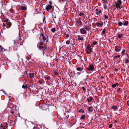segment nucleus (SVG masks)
Instances as JSON below:
<instances>
[{
	"instance_id": "nucleus-27",
	"label": "nucleus",
	"mask_w": 129,
	"mask_h": 129,
	"mask_svg": "<svg viewBox=\"0 0 129 129\" xmlns=\"http://www.w3.org/2000/svg\"><path fill=\"white\" fill-rule=\"evenodd\" d=\"M118 4L120 5L121 4V0H118V2H117Z\"/></svg>"
},
{
	"instance_id": "nucleus-46",
	"label": "nucleus",
	"mask_w": 129,
	"mask_h": 129,
	"mask_svg": "<svg viewBox=\"0 0 129 129\" xmlns=\"http://www.w3.org/2000/svg\"><path fill=\"white\" fill-rule=\"evenodd\" d=\"M56 17L55 16L54 17H53V19L54 21L55 22V19H56Z\"/></svg>"
},
{
	"instance_id": "nucleus-30",
	"label": "nucleus",
	"mask_w": 129,
	"mask_h": 129,
	"mask_svg": "<svg viewBox=\"0 0 129 129\" xmlns=\"http://www.w3.org/2000/svg\"><path fill=\"white\" fill-rule=\"evenodd\" d=\"M118 38H120L123 36L121 34H118Z\"/></svg>"
},
{
	"instance_id": "nucleus-63",
	"label": "nucleus",
	"mask_w": 129,
	"mask_h": 129,
	"mask_svg": "<svg viewBox=\"0 0 129 129\" xmlns=\"http://www.w3.org/2000/svg\"><path fill=\"white\" fill-rule=\"evenodd\" d=\"M11 113L12 114H14V112L13 111H12V112H11Z\"/></svg>"
},
{
	"instance_id": "nucleus-9",
	"label": "nucleus",
	"mask_w": 129,
	"mask_h": 129,
	"mask_svg": "<svg viewBox=\"0 0 129 129\" xmlns=\"http://www.w3.org/2000/svg\"><path fill=\"white\" fill-rule=\"evenodd\" d=\"M90 25H89V26H85L84 25V28L87 31H89L91 28V27H90Z\"/></svg>"
},
{
	"instance_id": "nucleus-33",
	"label": "nucleus",
	"mask_w": 129,
	"mask_h": 129,
	"mask_svg": "<svg viewBox=\"0 0 129 129\" xmlns=\"http://www.w3.org/2000/svg\"><path fill=\"white\" fill-rule=\"evenodd\" d=\"M9 22L8 20L7 19H5V20L4 21V22H6V23H7Z\"/></svg>"
},
{
	"instance_id": "nucleus-62",
	"label": "nucleus",
	"mask_w": 129,
	"mask_h": 129,
	"mask_svg": "<svg viewBox=\"0 0 129 129\" xmlns=\"http://www.w3.org/2000/svg\"><path fill=\"white\" fill-rule=\"evenodd\" d=\"M5 128H6V129H7V128L8 126L6 125V126H5Z\"/></svg>"
},
{
	"instance_id": "nucleus-43",
	"label": "nucleus",
	"mask_w": 129,
	"mask_h": 129,
	"mask_svg": "<svg viewBox=\"0 0 129 129\" xmlns=\"http://www.w3.org/2000/svg\"><path fill=\"white\" fill-rule=\"evenodd\" d=\"M70 43V41L68 40H67L66 42V43L67 44H69Z\"/></svg>"
},
{
	"instance_id": "nucleus-55",
	"label": "nucleus",
	"mask_w": 129,
	"mask_h": 129,
	"mask_svg": "<svg viewBox=\"0 0 129 129\" xmlns=\"http://www.w3.org/2000/svg\"><path fill=\"white\" fill-rule=\"evenodd\" d=\"M54 73H55V74L56 75L58 74V73L56 71L54 72Z\"/></svg>"
},
{
	"instance_id": "nucleus-61",
	"label": "nucleus",
	"mask_w": 129,
	"mask_h": 129,
	"mask_svg": "<svg viewBox=\"0 0 129 129\" xmlns=\"http://www.w3.org/2000/svg\"><path fill=\"white\" fill-rule=\"evenodd\" d=\"M127 104H128V106L129 105V100L127 102Z\"/></svg>"
},
{
	"instance_id": "nucleus-15",
	"label": "nucleus",
	"mask_w": 129,
	"mask_h": 129,
	"mask_svg": "<svg viewBox=\"0 0 129 129\" xmlns=\"http://www.w3.org/2000/svg\"><path fill=\"white\" fill-rule=\"evenodd\" d=\"M103 23L102 22L100 23H96V25L97 26H103Z\"/></svg>"
},
{
	"instance_id": "nucleus-29",
	"label": "nucleus",
	"mask_w": 129,
	"mask_h": 129,
	"mask_svg": "<svg viewBox=\"0 0 129 129\" xmlns=\"http://www.w3.org/2000/svg\"><path fill=\"white\" fill-rule=\"evenodd\" d=\"M7 24L8 25H9V26H11V23L9 21L8 23H7L6 24Z\"/></svg>"
},
{
	"instance_id": "nucleus-14",
	"label": "nucleus",
	"mask_w": 129,
	"mask_h": 129,
	"mask_svg": "<svg viewBox=\"0 0 129 129\" xmlns=\"http://www.w3.org/2000/svg\"><path fill=\"white\" fill-rule=\"evenodd\" d=\"M78 40L83 41L84 39L82 37H81L80 35H78Z\"/></svg>"
},
{
	"instance_id": "nucleus-2",
	"label": "nucleus",
	"mask_w": 129,
	"mask_h": 129,
	"mask_svg": "<svg viewBox=\"0 0 129 129\" xmlns=\"http://www.w3.org/2000/svg\"><path fill=\"white\" fill-rule=\"evenodd\" d=\"M21 37L19 34V36L16 39V40L15 41V40L14 41L15 43H18L20 44V45H22L23 43H20V41H21Z\"/></svg>"
},
{
	"instance_id": "nucleus-8",
	"label": "nucleus",
	"mask_w": 129,
	"mask_h": 129,
	"mask_svg": "<svg viewBox=\"0 0 129 129\" xmlns=\"http://www.w3.org/2000/svg\"><path fill=\"white\" fill-rule=\"evenodd\" d=\"M44 51H45V52L47 53H48L50 52H51V51L48 48H47L46 47H45L44 48Z\"/></svg>"
},
{
	"instance_id": "nucleus-54",
	"label": "nucleus",
	"mask_w": 129,
	"mask_h": 129,
	"mask_svg": "<svg viewBox=\"0 0 129 129\" xmlns=\"http://www.w3.org/2000/svg\"><path fill=\"white\" fill-rule=\"evenodd\" d=\"M38 82H39V83H40V84H42V82H41V81H40V80H39V81H38Z\"/></svg>"
},
{
	"instance_id": "nucleus-36",
	"label": "nucleus",
	"mask_w": 129,
	"mask_h": 129,
	"mask_svg": "<svg viewBox=\"0 0 129 129\" xmlns=\"http://www.w3.org/2000/svg\"><path fill=\"white\" fill-rule=\"evenodd\" d=\"M120 88H118V89L117 91V92L118 93H119L120 91Z\"/></svg>"
},
{
	"instance_id": "nucleus-7",
	"label": "nucleus",
	"mask_w": 129,
	"mask_h": 129,
	"mask_svg": "<svg viewBox=\"0 0 129 129\" xmlns=\"http://www.w3.org/2000/svg\"><path fill=\"white\" fill-rule=\"evenodd\" d=\"M80 33L82 34H86L87 32L86 30L84 28H82L80 30Z\"/></svg>"
},
{
	"instance_id": "nucleus-57",
	"label": "nucleus",
	"mask_w": 129,
	"mask_h": 129,
	"mask_svg": "<svg viewBox=\"0 0 129 129\" xmlns=\"http://www.w3.org/2000/svg\"><path fill=\"white\" fill-rule=\"evenodd\" d=\"M45 17H44L43 19V22L45 21Z\"/></svg>"
},
{
	"instance_id": "nucleus-40",
	"label": "nucleus",
	"mask_w": 129,
	"mask_h": 129,
	"mask_svg": "<svg viewBox=\"0 0 129 129\" xmlns=\"http://www.w3.org/2000/svg\"><path fill=\"white\" fill-rule=\"evenodd\" d=\"M102 33L103 34H105V29H103L102 31Z\"/></svg>"
},
{
	"instance_id": "nucleus-53",
	"label": "nucleus",
	"mask_w": 129,
	"mask_h": 129,
	"mask_svg": "<svg viewBox=\"0 0 129 129\" xmlns=\"http://www.w3.org/2000/svg\"><path fill=\"white\" fill-rule=\"evenodd\" d=\"M69 34H67L66 35V38H67L68 37H69Z\"/></svg>"
},
{
	"instance_id": "nucleus-37",
	"label": "nucleus",
	"mask_w": 129,
	"mask_h": 129,
	"mask_svg": "<svg viewBox=\"0 0 129 129\" xmlns=\"http://www.w3.org/2000/svg\"><path fill=\"white\" fill-rule=\"evenodd\" d=\"M120 57V56L119 55H118L117 56H114V58L117 59L118 58H119Z\"/></svg>"
},
{
	"instance_id": "nucleus-58",
	"label": "nucleus",
	"mask_w": 129,
	"mask_h": 129,
	"mask_svg": "<svg viewBox=\"0 0 129 129\" xmlns=\"http://www.w3.org/2000/svg\"><path fill=\"white\" fill-rule=\"evenodd\" d=\"M3 26L4 27H5V26H6V25H5V23H3Z\"/></svg>"
},
{
	"instance_id": "nucleus-19",
	"label": "nucleus",
	"mask_w": 129,
	"mask_h": 129,
	"mask_svg": "<svg viewBox=\"0 0 129 129\" xmlns=\"http://www.w3.org/2000/svg\"><path fill=\"white\" fill-rule=\"evenodd\" d=\"M111 108L115 110L117 109V107L116 106L113 105L111 106Z\"/></svg>"
},
{
	"instance_id": "nucleus-56",
	"label": "nucleus",
	"mask_w": 129,
	"mask_h": 129,
	"mask_svg": "<svg viewBox=\"0 0 129 129\" xmlns=\"http://www.w3.org/2000/svg\"><path fill=\"white\" fill-rule=\"evenodd\" d=\"M80 74V72H78L77 73V74L78 75H79Z\"/></svg>"
},
{
	"instance_id": "nucleus-5",
	"label": "nucleus",
	"mask_w": 129,
	"mask_h": 129,
	"mask_svg": "<svg viewBox=\"0 0 129 129\" xmlns=\"http://www.w3.org/2000/svg\"><path fill=\"white\" fill-rule=\"evenodd\" d=\"M121 49V47L119 46H116L115 48V51L117 52H119Z\"/></svg>"
},
{
	"instance_id": "nucleus-51",
	"label": "nucleus",
	"mask_w": 129,
	"mask_h": 129,
	"mask_svg": "<svg viewBox=\"0 0 129 129\" xmlns=\"http://www.w3.org/2000/svg\"><path fill=\"white\" fill-rule=\"evenodd\" d=\"M82 89H83V90H84V91H85V90H86V89H85L84 88V87H82Z\"/></svg>"
},
{
	"instance_id": "nucleus-48",
	"label": "nucleus",
	"mask_w": 129,
	"mask_h": 129,
	"mask_svg": "<svg viewBox=\"0 0 129 129\" xmlns=\"http://www.w3.org/2000/svg\"><path fill=\"white\" fill-rule=\"evenodd\" d=\"M114 99L115 100L117 101H119V99L117 98L116 96L115 97Z\"/></svg>"
},
{
	"instance_id": "nucleus-44",
	"label": "nucleus",
	"mask_w": 129,
	"mask_h": 129,
	"mask_svg": "<svg viewBox=\"0 0 129 129\" xmlns=\"http://www.w3.org/2000/svg\"><path fill=\"white\" fill-rule=\"evenodd\" d=\"M84 15V13H80L79 14V15L80 16H81L82 15Z\"/></svg>"
},
{
	"instance_id": "nucleus-52",
	"label": "nucleus",
	"mask_w": 129,
	"mask_h": 129,
	"mask_svg": "<svg viewBox=\"0 0 129 129\" xmlns=\"http://www.w3.org/2000/svg\"><path fill=\"white\" fill-rule=\"evenodd\" d=\"M39 44L41 45H42L43 44V43L42 42H41Z\"/></svg>"
},
{
	"instance_id": "nucleus-28",
	"label": "nucleus",
	"mask_w": 129,
	"mask_h": 129,
	"mask_svg": "<svg viewBox=\"0 0 129 129\" xmlns=\"http://www.w3.org/2000/svg\"><path fill=\"white\" fill-rule=\"evenodd\" d=\"M51 31L53 33H54L55 32V28H53L51 29Z\"/></svg>"
},
{
	"instance_id": "nucleus-32",
	"label": "nucleus",
	"mask_w": 129,
	"mask_h": 129,
	"mask_svg": "<svg viewBox=\"0 0 129 129\" xmlns=\"http://www.w3.org/2000/svg\"><path fill=\"white\" fill-rule=\"evenodd\" d=\"M125 50H123L122 51V52H121V54L122 55V56H123L124 54H125Z\"/></svg>"
},
{
	"instance_id": "nucleus-26",
	"label": "nucleus",
	"mask_w": 129,
	"mask_h": 129,
	"mask_svg": "<svg viewBox=\"0 0 129 129\" xmlns=\"http://www.w3.org/2000/svg\"><path fill=\"white\" fill-rule=\"evenodd\" d=\"M118 25L119 26H121L123 25V23L121 22H119L118 23Z\"/></svg>"
},
{
	"instance_id": "nucleus-20",
	"label": "nucleus",
	"mask_w": 129,
	"mask_h": 129,
	"mask_svg": "<svg viewBox=\"0 0 129 129\" xmlns=\"http://www.w3.org/2000/svg\"><path fill=\"white\" fill-rule=\"evenodd\" d=\"M29 75L30 78H33L34 77V73H30L29 74Z\"/></svg>"
},
{
	"instance_id": "nucleus-16",
	"label": "nucleus",
	"mask_w": 129,
	"mask_h": 129,
	"mask_svg": "<svg viewBox=\"0 0 129 129\" xmlns=\"http://www.w3.org/2000/svg\"><path fill=\"white\" fill-rule=\"evenodd\" d=\"M97 42L96 41H94L92 42V44L91 45V47H94V45L97 44Z\"/></svg>"
},
{
	"instance_id": "nucleus-50",
	"label": "nucleus",
	"mask_w": 129,
	"mask_h": 129,
	"mask_svg": "<svg viewBox=\"0 0 129 129\" xmlns=\"http://www.w3.org/2000/svg\"><path fill=\"white\" fill-rule=\"evenodd\" d=\"M112 127V124H110L109 125V127L110 128H111Z\"/></svg>"
},
{
	"instance_id": "nucleus-31",
	"label": "nucleus",
	"mask_w": 129,
	"mask_h": 129,
	"mask_svg": "<svg viewBox=\"0 0 129 129\" xmlns=\"http://www.w3.org/2000/svg\"><path fill=\"white\" fill-rule=\"evenodd\" d=\"M103 16L104 17V18L106 19H107L108 18V16L105 15H104Z\"/></svg>"
},
{
	"instance_id": "nucleus-4",
	"label": "nucleus",
	"mask_w": 129,
	"mask_h": 129,
	"mask_svg": "<svg viewBox=\"0 0 129 129\" xmlns=\"http://www.w3.org/2000/svg\"><path fill=\"white\" fill-rule=\"evenodd\" d=\"M94 66L92 64H90L89 66L87 68V69L89 71H93L94 70Z\"/></svg>"
},
{
	"instance_id": "nucleus-41",
	"label": "nucleus",
	"mask_w": 129,
	"mask_h": 129,
	"mask_svg": "<svg viewBox=\"0 0 129 129\" xmlns=\"http://www.w3.org/2000/svg\"><path fill=\"white\" fill-rule=\"evenodd\" d=\"M38 48L39 49H42L43 48V47L42 46H38Z\"/></svg>"
},
{
	"instance_id": "nucleus-24",
	"label": "nucleus",
	"mask_w": 129,
	"mask_h": 129,
	"mask_svg": "<svg viewBox=\"0 0 129 129\" xmlns=\"http://www.w3.org/2000/svg\"><path fill=\"white\" fill-rule=\"evenodd\" d=\"M103 3L105 4L108 3V0H102Z\"/></svg>"
},
{
	"instance_id": "nucleus-25",
	"label": "nucleus",
	"mask_w": 129,
	"mask_h": 129,
	"mask_svg": "<svg viewBox=\"0 0 129 129\" xmlns=\"http://www.w3.org/2000/svg\"><path fill=\"white\" fill-rule=\"evenodd\" d=\"M21 9L23 10H25L26 8L25 6H21Z\"/></svg>"
},
{
	"instance_id": "nucleus-6",
	"label": "nucleus",
	"mask_w": 129,
	"mask_h": 129,
	"mask_svg": "<svg viewBox=\"0 0 129 129\" xmlns=\"http://www.w3.org/2000/svg\"><path fill=\"white\" fill-rule=\"evenodd\" d=\"M53 9V7L51 5H48L46 8V10L48 12L50 10Z\"/></svg>"
},
{
	"instance_id": "nucleus-18",
	"label": "nucleus",
	"mask_w": 129,
	"mask_h": 129,
	"mask_svg": "<svg viewBox=\"0 0 129 129\" xmlns=\"http://www.w3.org/2000/svg\"><path fill=\"white\" fill-rule=\"evenodd\" d=\"M17 45H14V46L13 47V49L14 50H17Z\"/></svg>"
},
{
	"instance_id": "nucleus-1",
	"label": "nucleus",
	"mask_w": 129,
	"mask_h": 129,
	"mask_svg": "<svg viewBox=\"0 0 129 129\" xmlns=\"http://www.w3.org/2000/svg\"><path fill=\"white\" fill-rule=\"evenodd\" d=\"M86 53L88 54H90L92 51V49L90 44H88L86 46Z\"/></svg>"
},
{
	"instance_id": "nucleus-45",
	"label": "nucleus",
	"mask_w": 129,
	"mask_h": 129,
	"mask_svg": "<svg viewBox=\"0 0 129 129\" xmlns=\"http://www.w3.org/2000/svg\"><path fill=\"white\" fill-rule=\"evenodd\" d=\"M76 23H80L81 24H82V22L80 21L77 20L76 22Z\"/></svg>"
},
{
	"instance_id": "nucleus-35",
	"label": "nucleus",
	"mask_w": 129,
	"mask_h": 129,
	"mask_svg": "<svg viewBox=\"0 0 129 129\" xmlns=\"http://www.w3.org/2000/svg\"><path fill=\"white\" fill-rule=\"evenodd\" d=\"M85 118V116L84 115H82L80 119H84Z\"/></svg>"
},
{
	"instance_id": "nucleus-12",
	"label": "nucleus",
	"mask_w": 129,
	"mask_h": 129,
	"mask_svg": "<svg viewBox=\"0 0 129 129\" xmlns=\"http://www.w3.org/2000/svg\"><path fill=\"white\" fill-rule=\"evenodd\" d=\"M115 3L116 4L115 7H116V8L118 9L119 8V9H121V7L120 6V5L118 4L117 3V2L116 1L115 2Z\"/></svg>"
},
{
	"instance_id": "nucleus-22",
	"label": "nucleus",
	"mask_w": 129,
	"mask_h": 129,
	"mask_svg": "<svg viewBox=\"0 0 129 129\" xmlns=\"http://www.w3.org/2000/svg\"><path fill=\"white\" fill-rule=\"evenodd\" d=\"M76 70L78 71H81L83 70V69L82 68L78 67L76 68Z\"/></svg>"
},
{
	"instance_id": "nucleus-13",
	"label": "nucleus",
	"mask_w": 129,
	"mask_h": 129,
	"mask_svg": "<svg viewBox=\"0 0 129 129\" xmlns=\"http://www.w3.org/2000/svg\"><path fill=\"white\" fill-rule=\"evenodd\" d=\"M7 50V49H4L1 46H0V51L3 52Z\"/></svg>"
},
{
	"instance_id": "nucleus-39",
	"label": "nucleus",
	"mask_w": 129,
	"mask_h": 129,
	"mask_svg": "<svg viewBox=\"0 0 129 129\" xmlns=\"http://www.w3.org/2000/svg\"><path fill=\"white\" fill-rule=\"evenodd\" d=\"M45 78L46 79H47V80H48L49 79V77L47 76H45Z\"/></svg>"
},
{
	"instance_id": "nucleus-64",
	"label": "nucleus",
	"mask_w": 129,
	"mask_h": 129,
	"mask_svg": "<svg viewBox=\"0 0 129 129\" xmlns=\"http://www.w3.org/2000/svg\"><path fill=\"white\" fill-rule=\"evenodd\" d=\"M101 11H99V12L100 13H101Z\"/></svg>"
},
{
	"instance_id": "nucleus-49",
	"label": "nucleus",
	"mask_w": 129,
	"mask_h": 129,
	"mask_svg": "<svg viewBox=\"0 0 129 129\" xmlns=\"http://www.w3.org/2000/svg\"><path fill=\"white\" fill-rule=\"evenodd\" d=\"M80 112H81L82 113H83L84 111L82 109H81L79 111Z\"/></svg>"
},
{
	"instance_id": "nucleus-3",
	"label": "nucleus",
	"mask_w": 129,
	"mask_h": 129,
	"mask_svg": "<svg viewBox=\"0 0 129 129\" xmlns=\"http://www.w3.org/2000/svg\"><path fill=\"white\" fill-rule=\"evenodd\" d=\"M39 107L42 110H46L48 108V106L46 104H43L41 106L39 105Z\"/></svg>"
},
{
	"instance_id": "nucleus-10",
	"label": "nucleus",
	"mask_w": 129,
	"mask_h": 129,
	"mask_svg": "<svg viewBox=\"0 0 129 129\" xmlns=\"http://www.w3.org/2000/svg\"><path fill=\"white\" fill-rule=\"evenodd\" d=\"M88 111L90 112H92L93 111V107L92 106L89 107L88 108Z\"/></svg>"
},
{
	"instance_id": "nucleus-34",
	"label": "nucleus",
	"mask_w": 129,
	"mask_h": 129,
	"mask_svg": "<svg viewBox=\"0 0 129 129\" xmlns=\"http://www.w3.org/2000/svg\"><path fill=\"white\" fill-rule=\"evenodd\" d=\"M104 9L105 10H106L107 9V6L106 5H104L103 6Z\"/></svg>"
},
{
	"instance_id": "nucleus-60",
	"label": "nucleus",
	"mask_w": 129,
	"mask_h": 129,
	"mask_svg": "<svg viewBox=\"0 0 129 129\" xmlns=\"http://www.w3.org/2000/svg\"><path fill=\"white\" fill-rule=\"evenodd\" d=\"M49 3L50 4V5H51L52 4V2L51 1H50L49 2Z\"/></svg>"
},
{
	"instance_id": "nucleus-11",
	"label": "nucleus",
	"mask_w": 129,
	"mask_h": 129,
	"mask_svg": "<svg viewBox=\"0 0 129 129\" xmlns=\"http://www.w3.org/2000/svg\"><path fill=\"white\" fill-rule=\"evenodd\" d=\"M29 87V84H26L25 85H23L22 87L24 89H27Z\"/></svg>"
},
{
	"instance_id": "nucleus-47",
	"label": "nucleus",
	"mask_w": 129,
	"mask_h": 129,
	"mask_svg": "<svg viewBox=\"0 0 129 129\" xmlns=\"http://www.w3.org/2000/svg\"><path fill=\"white\" fill-rule=\"evenodd\" d=\"M129 62V61L128 59H127L125 60V63H127Z\"/></svg>"
},
{
	"instance_id": "nucleus-23",
	"label": "nucleus",
	"mask_w": 129,
	"mask_h": 129,
	"mask_svg": "<svg viewBox=\"0 0 129 129\" xmlns=\"http://www.w3.org/2000/svg\"><path fill=\"white\" fill-rule=\"evenodd\" d=\"M128 24V21H125L124 23L123 24L125 26H127V25Z\"/></svg>"
},
{
	"instance_id": "nucleus-42",
	"label": "nucleus",
	"mask_w": 129,
	"mask_h": 129,
	"mask_svg": "<svg viewBox=\"0 0 129 129\" xmlns=\"http://www.w3.org/2000/svg\"><path fill=\"white\" fill-rule=\"evenodd\" d=\"M43 38V41H45L46 40V38L45 37V36H43V37H42Z\"/></svg>"
},
{
	"instance_id": "nucleus-38",
	"label": "nucleus",
	"mask_w": 129,
	"mask_h": 129,
	"mask_svg": "<svg viewBox=\"0 0 129 129\" xmlns=\"http://www.w3.org/2000/svg\"><path fill=\"white\" fill-rule=\"evenodd\" d=\"M0 128H2L3 129H7L6 128H5L3 126L1 125L0 126Z\"/></svg>"
},
{
	"instance_id": "nucleus-21",
	"label": "nucleus",
	"mask_w": 129,
	"mask_h": 129,
	"mask_svg": "<svg viewBox=\"0 0 129 129\" xmlns=\"http://www.w3.org/2000/svg\"><path fill=\"white\" fill-rule=\"evenodd\" d=\"M92 99V97H89L87 99V101H88L89 102H90L91 100Z\"/></svg>"
},
{
	"instance_id": "nucleus-17",
	"label": "nucleus",
	"mask_w": 129,
	"mask_h": 129,
	"mask_svg": "<svg viewBox=\"0 0 129 129\" xmlns=\"http://www.w3.org/2000/svg\"><path fill=\"white\" fill-rule=\"evenodd\" d=\"M118 83H116L114 84H113L112 86V87L114 88L116 86L118 85Z\"/></svg>"
},
{
	"instance_id": "nucleus-59",
	"label": "nucleus",
	"mask_w": 129,
	"mask_h": 129,
	"mask_svg": "<svg viewBox=\"0 0 129 129\" xmlns=\"http://www.w3.org/2000/svg\"><path fill=\"white\" fill-rule=\"evenodd\" d=\"M41 35L42 36V37H43V36H44V34L43 33H41Z\"/></svg>"
}]
</instances>
